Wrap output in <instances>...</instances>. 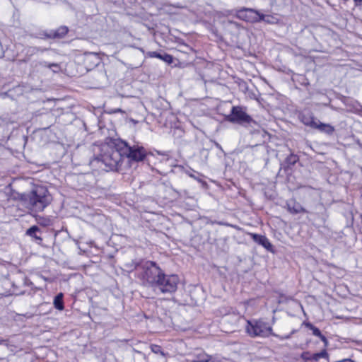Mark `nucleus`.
I'll return each mask as SVG.
<instances>
[{
    "label": "nucleus",
    "instance_id": "obj_1",
    "mask_svg": "<svg viewBox=\"0 0 362 362\" xmlns=\"http://www.w3.org/2000/svg\"><path fill=\"white\" fill-rule=\"evenodd\" d=\"M131 270L141 269L139 277L143 285L151 288L155 292L163 294H172L177 289L180 278L177 274H167L153 261L133 260L127 264Z\"/></svg>",
    "mask_w": 362,
    "mask_h": 362
},
{
    "label": "nucleus",
    "instance_id": "obj_2",
    "mask_svg": "<svg viewBox=\"0 0 362 362\" xmlns=\"http://www.w3.org/2000/svg\"><path fill=\"white\" fill-rule=\"evenodd\" d=\"M18 198L25 207L35 212L42 211L52 200L47 187L42 185H36L30 192L19 194Z\"/></svg>",
    "mask_w": 362,
    "mask_h": 362
},
{
    "label": "nucleus",
    "instance_id": "obj_3",
    "mask_svg": "<svg viewBox=\"0 0 362 362\" xmlns=\"http://www.w3.org/2000/svg\"><path fill=\"white\" fill-rule=\"evenodd\" d=\"M120 147V139H117L114 142L113 148L108 147L103 153L95 158L98 162H101L105 165L106 171L119 170L124 158Z\"/></svg>",
    "mask_w": 362,
    "mask_h": 362
},
{
    "label": "nucleus",
    "instance_id": "obj_4",
    "mask_svg": "<svg viewBox=\"0 0 362 362\" xmlns=\"http://www.w3.org/2000/svg\"><path fill=\"white\" fill-rule=\"evenodd\" d=\"M226 120L242 125L248 129L250 134L260 133L259 125L241 106H233L229 115H226Z\"/></svg>",
    "mask_w": 362,
    "mask_h": 362
},
{
    "label": "nucleus",
    "instance_id": "obj_5",
    "mask_svg": "<svg viewBox=\"0 0 362 362\" xmlns=\"http://www.w3.org/2000/svg\"><path fill=\"white\" fill-rule=\"evenodd\" d=\"M246 332L251 337H269V336H274L279 338L280 339H286L290 337L289 335L285 337H281L273 332L272 327L269 325V322H265L264 320H247L246 325Z\"/></svg>",
    "mask_w": 362,
    "mask_h": 362
},
{
    "label": "nucleus",
    "instance_id": "obj_6",
    "mask_svg": "<svg viewBox=\"0 0 362 362\" xmlns=\"http://www.w3.org/2000/svg\"><path fill=\"white\" fill-rule=\"evenodd\" d=\"M120 151L123 154L124 158H127L131 162H142L144 161L147 155V151L144 146L137 144L132 146L129 145L127 141L120 139Z\"/></svg>",
    "mask_w": 362,
    "mask_h": 362
},
{
    "label": "nucleus",
    "instance_id": "obj_7",
    "mask_svg": "<svg viewBox=\"0 0 362 362\" xmlns=\"http://www.w3.org/2000/svg\"><path fill=\"white\" fill-rule=\"evenodd\" d=\"M68 32V27L62 25L56 30H41L35 37L40 39H62L67 35Z\"/></svg>",
    "mask_w": 362,
    "mask_h": 362
},
{
    "label": "nucleus",
    "instance_id": "obj_8",
    "mask_svg": "<svg viewBox=\"0 0 362 362\" xmlns=\"http://www.w3.org/2000/svg\"><path fill=\"white\" fill-rule=\"evenodd\" d=\"M299 160L297 155L291 153L288 156L286 159L281 163V168L279 171V174L284 170L287 175H289L292 172L293 166Z\"/></svg>",
    "mask_w": 362,
    "mask_h": 362
},
{
    "label": "nucleus",
    "instance_id": "obj_9",
    "mask_svg": "<svg viewBox=\"0 0 362 362\" xmlns=\"http://www.w3.org/2000/svg\"><path fill=\"white\" fill-rule=\"evenodd\" d=\"M250 235L255 243L262 246L267 251L271 252H274L272 244L265 235L257 233H250Z\"/></svg>",
    "mask_w": 362,
    "mask_h": 362
},
{
    "label": "nucleus",
    "instance_id": "obj_10",
    "mask_svg": "<svg viewBox=\"0 0 362 362\" xmlns=\"http://www.w3.org/2000/svg\"><path fill=\"white\" fill-rule=\"evenodd\" d=\"M300 119L305 125L310 126L313 129H317L315 118L310 110L305 109L302 111L300 114Z\"/></svg>",
    "mask_w": 362,
    "mask_h": 362
},
{
    "label": "nucleus",
    "instance_id": "obj_11",
    "mask_svg": "<svg viewBox=\"0 0 362 362\" xmlns=\"http://www.w3.org/2000/svg\"><path fill=\"white\" fill-rule=\"evenodd\" d=\"M257 11L252 8H243L237 11L236 16L246 21H255Z\"/></svg>",
    "mask_w": 362,
    "mask_h": 362
},
{
    "label": "nucleus",
    "instance_id": "obj_12",
    "mask_svg": "<svg viewBox=\"0 0 362 362\" xmlns=\"http://www.w3.org/2000/svg\"><path fill=\"white\" fill-rule=\"evenodd\" d=\"M41 234L40 228L36 225L32 226L25 231V235L34 239L36 243L39 245H41L42 242Z\"/></svg>",
    "mask_w": 362,
    "mask_h": 362
},
{
    "label": "nucleus",
    "instance_id": "obj_13",
    "mask_svg": "<svg viewBox=\"0 0 362 362\" xmlns=\"http://www.w3.org/2000/svg\"><path fill=\"white\" fill-rule=\"evenodd\" d=\"M148 56L152 58L160 59L168 64H171L173 62V57L164 52H148Z\"/></svg>",
    "mask_w": 362,
    "mask_h": 362
},
{
    "label": "nucleus",
    "instance_id": "obj_14",
    "mask_svg": "<svg viewBox=\"0 0 362 362\" xmlns=\"http://www.w3.org/2000/svg\"><path fill=\"white\" fill-rule=\"evenodd\" d=\"M42 52L43 49L37 47L28 46L24 48L23 52L25 54L24 59L22 60L23 62H28L32 56L36 54L38 52Z\"/></svg>",
    "mask_w": 362,
    "mask_h": 362
},
{
    "label": "nucleus",
    "instance_id": "obj_15",
    "mask_svg": "<svg viewBox=\"0 0 362 362\" xmlns=\"http://www.w3.org/2000/svg\"><path fill=\"white\" fill-rule=\"evenodd\" d=\"M318 132L321 133H324L329 136H334L335 132V129L333 126L329 124L322 123L321 122H318Z\"/></svg>",
    "mask_w": 362,
    "mask_h": 362
},
{
    "label": "nucleus",
    "instance_id": "obj_16",
    "mask_svg": "<svg viewBox=\"0 0 362 362\" xmlns=\"http://www.w3.org/2000/svg\"><path fill=\"white\" fill-rule=\"evenodd\" d=\"M288 211L293 214H297L303 211V207L299 203L294 201H289L286 203Z\"/></svg>",
    "mask_w": 362,
    "mask_h": 362
},
{
    "label": "nucleus",
    "instance_id": "obj_17",
    "mask_svg": "<svg viewBox=\"0 0 362 362\" xmlns=\"http://www.w3.org/2000/svg\"><path fill=\"white\" fill-rule=\"evenodd\" d=\"M54 307L59 310H63L64 309V294L63 293H59L55 296L53 300Z\"/></svg>",
    "mask_w": 362,
    "mask_h": 362
},
{
    "label": "nucleus",
    "instance_id": "obj_18",
    "mask_svg": "<svg viewBox=\"0 0 362 362\" xmlns=\"http://www.w3.org/2000/svg\"><path fill=\"white\" fill-rule=\"evenodd\" d=\"M10 93V98L12 100L16 99L18 97L23 94V87L21 86H16L15 87L8 90Z\"/></svg>",
    "mask_w": 362,
    "mask_h": 362
},
{
    "label": "nucleus",
    "instance_id": "obj_19",
    "mask_svg": "<svg viewBox=\"0 0 362 362\" xmlns=\"http://www.w3.org/2000/svg\"><path fill=\"white\" fill-rule=\"evenodd\" d=\"M85 61L91 62L93 66H97L100 63V58L97 53L86 52L85 53Z\"/></svg>",
    "mask_w": 362,
    "mask_h": 362
},
{
    "label": "nucleus",
    "instance_id": "obj_20",
    "mask_svg": "<svg viewBox=\"0 0 362 362\" xmlns=\"http://www.w3.org/2000/svg\"><path fill=\"white\" fill-rule=\"evenodd\" d=\"M255 21H264L268 23H272L273 17L269 15H264L262 13H259L258 11L256 12V17Z\"/></svg>",
    "mask_w": 362,
    "mask_h": 362
},
{
    "label": "nucleus",
    "instance_id": "obj_21",
    "mask_svg": "<svg viewBox=\"0 0 362 362\" xmlns=\"http://www.w3.org/2000/svg\"><path fill=\"white\" fill-rule=\"evenodd\" d=\"M224 26L226 28L238 30L240 28V24L238 22L227 20L223 22Z\"/></svg>",
    "mask_w": 362,
    "mask_h": 362
},
{
    "label": "nucleus",
    "instance_id": "obj_22",
    "mask_svg": "<svg viewBox=\"0 0 362 362\" xmlns=\"http://www.w3.org/2000/svg\"><path fill=\"white\" fill-rule=\"evenodd\" d=\"M301 356L305 361H317V352L313 354L303 352Z\"/></svg>",
    "mask_w": 362,
    "mask_h": 362
},
{
    "label": "nucleus",
    "instance_id": "obj_23",
    "mask_svg": "<svg viewBox=\"0 0 362 362\" xmlns=\"http://www.w3.org/2000/svg\"><path fill=\"white\" fill-rule=\"evenodd\" d=\"M151 350L152 351V352H153L154 354H160V355H164V353L162 350V348L159 345H156V344H152L151 346Z\"/></svg>",
    "mask_w": 362,
    "mask_h": 362
},
{
    "label": "nucleus",
    "instance_id": "obj_24",
    "mask_svg": "<svg viewBox=\"0 0 362 362\" xmlns=\"http://www.w3.org/2000/svg\"><path fill=\"white\" fill-rule=\"evenodd\" d=\"M37 222H38V223L40 225H41L42 226H47L50 225L51 220L49 218H47L40 217L37 219Z\"/></svg>",
    "mask_w": 362,
    "mask_h": 362
},
{
    "label": "nucleus",
    "instance_id": "obj_25",
    "mask_svg": "<svg viewBox=\"0 0 362 362\" xmlns=\"http://www.w3.org/2000/svg\"><path fill=\"white\" fill-rule=\"evenodd\" d=\"M13 293L15 295H23L25 293V290H21L18 286L16 285L15 283H13Z\"/></svg>",
    "mask_w": 362,
    "mask_h": 362
},
{
    "label": "nucleus",
    "instance_id": "obj_26",
    "mask_svg": "<svg viewBox=\"0 0 362 362\" xmlns=\"http://www.w3.org/2000/svg\"><path fill=\"white\" fill-rule=\"evenodd\" d=\"M320 358H325L327 360V362H329L328 361V354L325 349L322 350L320 352H318V360Z\"/></svg>",
    "mask_w": 362,
    "mask_h": 362
},
{
    "label": "nucleus",
    "instance_id": "obj_27",
    "mask_svg": "<svg viewBox=\"0 0 362 362\" xmlns=\"http://www.w3.org/2000/svg\"><path fill=\"white\" fill-rule=\"evenodd\" d=\"M318 339H321V341L324 343V346L325 347H327L328 346V341H327V338L323 334H322V333L320 332V331L319 329H318Z\"/></svg>",
    "mask_w": 362,
    "mask_h": 362
},
{
    "label": "nucleus",
    "instance_id": "obj_28",
    "mask_svg": "<svg viewBox=\"0 0 362 362\" xmlns=\"http://www.w3.org/2000/svg\"><path fill=\"white\" fill-rule=\"evenodd\" d=\"M21 284L24 286H30L33 285V283L28 277L25 276L22 279Z\"/></svg>",
    "mask_w": 362,
    "mask_h": 362
},
{
    "label": "nucleus",
    "instance_id": "obj_29",
    "mask_svg": "<svg viewBox=\"0 0 362 362\" xmlns=\"http://www.w3.org/2000/svg\"><path fill=\"white\" fill-rule=\"evenodd\" d=\"M44 66H46V67H48L49 69H52V68H57V69H59V66L58 64H56V63H47V62H44Z\"/></svg>",
    "mask_w": 362,
    "mask_h": 362
},
{
    "label": "nucleus",
    "instance_id": "obj_30",
    "mask_svg": "<svg viewBox=\"0 0 362 362\" xmlns=\"http://www.w3.org/2000/svg\"><path fill=\"white\" fill-rule=\"evenodd\" d=\"M192 362H215V361L214 360H212L211 356H206V357L205 358L193 361Z\"/></svg>",
    "mask_w": 362,
    "mask_h": 362
},
{
    "label": "nucleus",
    "instance_id": "obj_31",
    "mask_svg": "<svg viewBox=\"0 0 362 362\" xmlns=\"http://www.w3.org/2000/svg\"><path fill=\"white\" fill-rule=\"evenodd\" d=\"M307 327H309L313 330V334L317 336V327L311 325L310 323L305 324Z\"/></svg>",
    "mask_w": 362,
    "mask_h": 362
},
{
    "label": "nucleus",
    "instance_id": "obj_32",
    "mask_svg": "<svg viewBox=\"0 0 362 362\" xmlns=\"http://www.w3.org/2000/svg\"><path fill=\"white\" fill-rule=\"evenodd\" d=\"M0 97L2 98H10L9 90H8L6 92H1Z\"/></svg>",
    "mask_w": 362,
    "mask_h": 362
},
{
    "label": "nucleus",
    "instance_id": "obj_33",
    "mask_svg": "<svg viewBox=\"0 0 362 362\" xmlns=\"http://www.w3.org/2000/svg\"><path fill=\"white\" fill-rule=\"evenodd\" d=\"M216 223H217V224H218L220 226H229V224L223 223V222H221V221H218V222H216Z\"/></svg>",
    "mask_w": 362,
    "mask_h": 362
},
{
    "label": "nucleus",
    "instance_id": "obj_34",
    "mask_svg": "<svg viewBox=\"0 0 362 362\" xmlns=\"http://www.w3.org/2000/svg\"><path fill=\"white\" fill-rule=\"evenodd\" d=\"M356 5L358 6L362 3V0H354Z\"/></svg>",
    "mask_w": 362,
    "mask_h": 362
},
{
    "label": "nucleus",
    "instance_id": "obj_35",
    "mask_svg": "<svg viewBox=\"0 0 362 362\" xmlns=\"http://www.w3.org/2000/svg\"><path fill=\"white\" fill-rule=\"evenodd\" d=\"M216 146L220 150L223 151L221 146L218 143H216Z\"/></svg>",
    "mask_w": 362,
    "mask_h": 362
},
{
    "label": "nucleus",
    "instance_id": "obj_36",
    "mask_svg": "<svg viewBox=\"0 0 362 362\" xmlns=\"http://www.w3.org/2000/svg\"><path fill=\"white\" fill-rule=\"evenodd\" d=\"M189 175L190 177H194V178H195V177H194L193 175H192V174H189Z\"/></svg>",
    "mask_w": 362,
    "mask_h": 362
},
{
    "label": "nucleus",
    "instance_id": "obj_37",
    "mask_svg": "<svg viewBox=\"0 0 362 362\" xmlns=\"http://www.w3.org/2000/svg\"><path fill=\"white\" fill-rule=\"evenodd\" d=\"M177 168H183V167H182V166H181V165H177Z\"/></svg>",
    "mask_w": 362,
    "mask_h": 362
},
{
    "label": "nucleus",
    "instance_id": "obj_38",
    "mask_svg": "<svg viewBox=\"0 0 362 362\" xmlns=\"http://www.w3.org/2000/svg\"><path fill=\"white\" fill-rule=\"evenodd\" d=\"M121 109H118L116 112H120Z\"/></svg>",
    "mask_w": 362,
    "mask_h": 362
}]
</instances>
